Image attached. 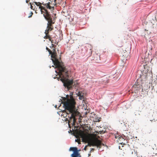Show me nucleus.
<instances>
[{
  "label": "nucleus",
  "instance_id": "1",
  "mask_svg": "<svg viewBox=\"0 0 157 157\" xmlns=\"http://www.w3.org/2000/svg\"><path fill=\"white\" fill-rule=\"evenodd\" d=\"M52 53H55V56L51 57L54 64L56 66V68H57L59 70V78L58 79L62 81L63 83V85L65 87H67L68 90L72 88L73 86V80H70L68 79L69 77V72L66 68L63 66V64L61 63L57 58V53L56 49L53 50Z\"/></svg>",
  "mask_w": 157,
  "mask_h": 157
},
{
  "label": "nucleus",
  "instance_id": "2",
  "mask_svg": "<svg viewBox=\"0 0 157 157\" xmlns=\"http://www.w3.org/2000/svg\"><path fill=\"white\" fill-rule=\"evenodd\" d=\"M62 103L63 104V107L66 109L67 114H70V116H68L70 119H73V123L76 122L75 117L78 116L79 113L76 109V102L72 96L69 98H64L63 101Z\"/></svg>",
  "mask_w": 157,
  "mask_h": 157
},
{
  "label": "nucleus",
  "instance_id": "3",
  "mask_svg": "<svg viewBox=\"0 0 157 157\" xmlns=\"http://www.w3.org/2000/svg\"><path fill=\"white\" fill-rule=\"evenodd\" d=\"M88 143L87 145H86L87 147L89 146H96L98 148H100L101 147L102 145L103 144L101 141L98 139L97 138L94 137L92 138L91 140L87 142Z\"/></svg>",
  "mask_w": 157,
  "mask_h": 157
},
{
  "label": "nucleus",
  "instance_id": "4",
  "mask_svg": "<svg viewBox=\"0 0 157 157\" xmlns=\"http://www.w3.org/2000/svg\"><path fill=\"white\" fill-rule=\"evenodd\" d=\"M44 11L45 13H44L43 16L44 18L48 21L47 27H53L52 25L54 23V22H52V18L49 12H46V10H44Z\"/></svg>",
  "mask_w": 157,
  "mask_h": 157
},
{
  "label": "nucleus",
  "instance_id": "5",
  "mask_svg": "<svg viewBox=\"0 0 157 157\" xmlns=\"http://www.w3.org/2000/svg\"><path fill=\"white\" fill-rule=\"evenodd\" d=\"M49 2H47V1L44 3V6L50 10H51L53 8L54 6L56 5V0H47Z\"/></svg>",
  "mask_w": 157,
  "mask_h": 157
},
{
  "label": "nucleus",
  "instance_id": "6",
  "mask_svg": "<svg viewBox=\"0 0 157 157\" xmlns=\"http://www.w3.org/2000/svg\"><path fill=\"white\" fill-rule=\"evenodd\" d=\"M49 2H47V1L44 3V6L50 10H51L53 8L54 6L56 5V0H47Z\"/></svg>",
  "mask_w": 157,
  "mask_h": 157
},
{
  "label": "nucleus",
  "instance_id": "7",
  "mask_svg": "<svg viewBox=\"0 0 157 157\" xmlns=\"http://www.w3.org/2000/svg\"><path fill=\"white\" fill-rule=\"evenodd\" d=\"M49 2H47V1L44 3V6L50 10H51L53 8L54 6L56 5V0H47Z\"/></svg>",
  "mask_w": 157,
  "mask_h": 157
},
{
  "label": "nucleus",
  "instance_id": "8",
  "mask_svg": "<svg viewBox=\"0 0 157 157\" xmlns=\"http://www.w3.org/2000/svg\"><path fill=\"white\" fill-rule=\"evenodd\" d=\"M92 134H85L84 133H82L81 134V137L82 138V141L85 142H87V141L91 140L90 137Z\"/></svg>",
  "mask_w": 157,
  "mask_h": 157
},
{
  "label": "nucleus",
  "instance_id": "9",
  "mask_svg": "<svg viewBox=\"0 0 157 157\" xmlns=\"http://www.w3.org/2000/svg\"><path fill=\"white\" fill-rule=\"evenodd\" d=\"M42 4V3L39 2H34L32 3V5L35 6L36 5L37 6H39V8L40 9L41 13L44 15V13H45L44 10H46L47 12L48 11L45 7L41 6Z\"/></svg>",
  "mask_w": 157,
  "mask_h": 157
},
{
  "label": "nucleus",
  "instance_id": "10",
  "mask_svg": "<svg viewBox=\"0 0 157 157\" xmlns=\"http://www.w3.org/2000/svg\"><path fill=\"white\" fill-rule=\"evenodd\" d=\"M93 60L96 63H99L100 61V55L95 53L94 55Z\"/></svg>",
  "mask_w": 157,
  "mask_h": 157
},
{
  "label": "nucleus",
  "instance_id": "11",
  "mask_svg": "<svg viewBox=\"0 0 157 157\" xmlns=\"http://www.w3.org/2000/svg\"><path fill=\"white\" fill-rule=\"evenodd\" d=\"M45 36L44 37V38L45 39H48L49 40L51 41L52 43H54L53 40H52V38L51 36L49 35V33L45 31Z\"/></svg>",
  "mask_w": 157,
  "mask_h": 157
},
{
  "label": "nucleus",
  "instance_id": "12",
  "mask_svg": "<svg viewBox=\"0 0 157 157\" xmlns=\"http://www.w3.org/2000/svg\"><path fill=\"white\" fill-rule=\"evenodd\" d=\"M71 157H81V155L78 153V151L74 152L71 155Z\"/></svg>",
  "mask_w": 157,
  "mask_h": 157
},
{
  "label": "nucleus",
  "instance_id": "13",
  "mask_svg": "<svg viewBox=\"0 0 157 157\" xmlns=\"http://www.w3.org/2000/svg\"><path fill=\"white\" fill-rule=\"evenodd\" d=\"M77 95L79 97V99L82 100L84 98L83 94H82V92L80 91L78 92L77 93Z\"/></svg>",
  "mask_w": 157,
  "mask_h": 157
},
{
  "label": "nucleus",
  "instance_id": "14",
  "mask_svg": "<svg viewBox=\"0 0 157 157\" xmlns=\"http://www.w3.org/2000/svg\"><path fill=\"white\" fill-rule=\"evenodd\" d=\"M46 49L47 50L48 52H49V54L51 55V56L52 57V56H55V53H52V52L47 47H46Z\"/></svg>",
  "mask_w": 157,
  "mask_h": 157
},
{
  "label": "nucleus",
  "instance_id": "15",
  "mask_svg": "<svg viewBox=\"0 0 157 157\" xmlns=\"http://www.w3.org/2000/svg\"><path fill=\"white\" fill-rule=\"evenodd\" d=\"M65 109V110L63 111L62 114L61 115V116H63V117H66L67 115H70V114H67L66 113L67 112L66 111V109Z\"/></svg>",
  "mask_w": 157,
  "mask_h": 157
},
{
  "label": "nucleus",
  "instance_id": "16",
  "mask_svg": "<svg viewBox=\"0 0 157 157\" xmlns=\"http://www.w3.org/2000/svg\"><path fill=\"white\" fill-rule=\"evenodd\" d=\"M142 86L141 85H140L139 84H138V82L137 83V84H136L133 85V87L135 88H137V89L140 88Z\"/></svg>",
  "mask_w": 157,
  "mask_h": 157
},
{
  "label": "nucleus",
  "instance_id": "17",
  "mask_svg": "<svg viewBox=\"0 0 157 157\" xmlns=\"http://www.w3.org/2000/svg\"><path fill=\"white\" fill-rule=\"evenodd\" d=\"M69 150L70 151H73L74 152H76L78 151L77 148L76 147H71Z\"/></svg>",
  "mask_w": 157,
  "mask_h": 157
},
{
  "label": "nucleus",
  "instance_id": "18",
  "mask_svg": "<svg viewBox=\"0 0 157 157\" xmlns=\"http://www.w3.org/2000/svg\"><path fill=\"white\" fill-rule=\"evenodd\" d=\"M53 29V27H47V29H46V30H45L46 32H48V33L49 32V31H50L52 30Z\"/></svg>",
  "mask_w": 157,
  "mask_h": 157
},
{
  "label": "nucleus",
  "instance_id": "19",
  "mask_svg": "<svg viewBox=\"0 0 157 157\" xmlns=\"http://www.w3.org/2000/svg\"><path fill=\"white\" fill-rule=\"evenodd\" d=\"M118 139L119 140L118 141V142H119V140H120V142H121L123 140H124V138L121 136L119 137Z\"/></svg>",
  "mask_w": 157,
  "mask_h": 157
},
{
  "label": "nucleus",
  "instance_id": "20",
  "mask_svg": "<svg viewBox=\"0 0 157 157\" xmlns=\"http://www.w3.org/2000/svg\"><path fill=\"white\" fill-rule=\"evenodd\" d=\"M100 118H99L98 117H97L96 118H95V121L96 122H99L100 121Z\"/></svg>",
  "mask_w": 157,
  "mask_h": 157
},
{
  "label": "nucleus",
  "instance_id": "21",
  "mask_svg": "<svg viewBox=\"0 0 157 157\" xmlns=\"http://www.w3.org/2000/svg\"><path fill=\"white\" fill-rule=\"evenodd\" d=\"M75 141L76 142H78L79 144H80V139H76L75 140Z\"/></svg>",
  "mask_w": 157,
  "mask_h": 157
},
{
  "label": "nucleus",
  "instance_id": "22",
  "mask_svg": "<svg viewBox=\"0 0 157 157\" xmlns=\"http://www.w3.org/2000/svg\"><path fill=\"white\" fill-rule=\"evenodd\" d=\"M91 150L90 151V152H92L94 151V148H91Z\"/></svg>",
  "mask_w": 157,
  "mask_h": 157
},
{
  "label": "nucleus",
  "instance_id": "23",
  "mask_svg": "<svg viewBox=\"0 0 157 157\" xmlns=\"http://www.w3.org/2000/svg\"><path fill=\"white\" fill-rule=\"evenodd\" d=\"M33 14V13L32 12H31V14L28 17L29 18L31 17L32 16V15Z\"/></svg>",
  "mask_w": 157,
  "mask_h": 157
},
{
  "label": "nucleus",
  "instance_id": "24",
  "mask_svg": "<svg viewBox=\"0 0 157 157\" xmlns=\"http://www.w3.org/2000/svg\"><path fill=\"white\" fill-rule=\"evenodd\" d=\"M45 0L44 2H43V3H42V4H43L44 5V3H45V2H46L47 1V2H49V1H47V0Z\"/></svg>",
  "mask_w": 157,
  "mask_h": 157
},
{
  "label": "nucleus",
  "instance_id": "25",
  "mask_svg": "<svg viewBox=\"0 0 157 157\" xmlns=\"http://www.w3.org/2000/svg\"><path fill=\"white\" fill-rule=\"evenodd\" d=\"M87 146L86 145L85 147L84 148V150L85 151L86 150V147H87Z\"/></svg>",
  "mask_w": 157,
  "mask_h": 157
},
{
  "label": "nucleus",
  "instance_id": "26",
  "mask_svg": "<svg viewBox=\"0 0 157 157\" xmlns=\"http://www.w3.org/2000/svg\"><path fill=\"white\" fill-rule=\"evenodd\" d=\"M119 143H120L121 145H123V144L124 145L125 144H124L123 142H119Z\"/></svg>",
  "mask_w": 157,
  "mask_h": 157
},
{
  "label": "nucleus",
  "instance_id": "27",
  "mask_svg": "<svg viewBox=\"0 0 157 157\" xmlns=\"http://www.w3.org/2000/svg\"><path fill=\"white\" fill-rule=\"evenodd\" d=\"M78 121L79 122H81V120L80 118H79L78 119Z\"/></svg>",
  "mask_w": 157,
  "mask_h": 157
},
{
  "label": "nucleus",
  "instance_id": "28",
  "mask_svg": "<svg viewBox=\"0 0 157 157\" xmlns=\"http://www.w3.org/2000/svg\"><path fill=\"white\" fill-rule=\"evenodd\" d=\"M115 138H119V136H117V135H115Z\"/></svg>",
  "mask_w": 157,
  "mask_h": 157
},
{
  "label": "nucleus",
  "instance_id": "29",
  "mask_svg": "<svg viewBox=\"0 0 157 157\" xmlns=\"http://www.w3.org/2000/svg\"><path fill=\"white\" fill-rule=\"evenodd\" d=\"M30 0H26V3H28L29 2Z\"/></svg>",
  "mask_w": 157,
  "mask_h": 157
},
{
  "label": "nucleus",
  "instance_id": "30",
  "mask_svg": "<svg viewBox=\"0 0 157 157\" xmlns=\"http://www.w3.org/2000/svg\"><path fill=\"white\" fill-rule=\"evenodd\" d=\"M30 7L31 9L34 10V9L33 8V6H32V5Z\"/></svg>",
  "mask_w": 157,
  "mask_h": 157
},
{
  "label": "nucleus",
  "instance_id": "31",
  "mask_svg": "<svg viewBox=\"0 0 157 157\" xmlns=\"http://www.w3.org/2000/svg\"><path fill=\"white\" fill-rule=\"evenodd\" d=\"M29 5H30V6L31 5H32V3H29Z\"/></svg>",
  "mask_w": 157,
  "mask_h": 157
},
{
  "label": "nucleus",
  "instance_id": "32",
  "mask_svg": "<svg viewBox=\"0 0 157 157\" xmlns=\"http://www.w3.org/2000/svg\"><path fill=\"white\" fill-rule=\"evenodd\" d=\"M119 149H121V147H120V146H119Z\"/></svg>",
  "mask_w": 157,
  "mask_h": 157
},
{
  "label": "nucleus",
  "instance_id": "33",
  "mask_svg": "<svg viewBox=\"0 0 157 157\" xmlns=\"http://www.w3.org/2000/svg\"><path fill=\"white\" fill-rule=\"evenodd\" d=\"M90 155H91V154H89V156H90Z\"/></svg>",
  "mask_w": 157,
  "mask_h": 157
},
{
  "label": "nucleus",
  "instance_id": "34",
  "mask_svg": "<svg viewBox=\"0 0 157 157\" xmlns=\"http://www.w3.org/2000/svg\"><path fill=\"white\" fill-rule=\"evenodd\" d=\"M57 43H55V44H58Z\"/></svg>",
  "mask_w": 157,
  "mask_h": 157
},
{
  "label": "nucleus",
  "instance_id": "35",
  "mask_svg": "<svg viewBox=\"0 0 157 157\" xmlns=\"http://www.w3.org/2000/svg\"><path fill=\"white\" fill-rule=\"evenodd\" d=\"M67 96L69 97V95H67Z\"/></svg>",
  "mask_w": 157,
  "mask_h": 157
},
{
  "label": "nucleus",
  "instance_id": "36",
  "mask_svg": "<svg viewBox=\"0 0 157 157\" xmlns=\"http://www.w3.org/2000/svg\"><path fill=\"white\" fill-rule=\"evenodd\" d=\"M52 45L53 46V44H52Z\"/></svg>",
  "mask_w": 157,
  "mask_h": 157
},
{
  "label": "nucleus",
  "instance_id": "37",
  "mask_svg": "<svg viewBox=\"0 0 157 157\" xmlns=\"http://www.w3.org/2000/svg\"><path fill=\"white\" fill-rule=\"evenodd\" d=\"M123 147V145H122V147Z\"/></svg>",
  "mask_w": 157,
  "mask_h": 157
},
{
  "label": "nucleus",
  "instance_id": "38",
  "mask_svg": "<svg viewBox=\"0 0 157 157\" xmlns=\"http://www.w3.org/2000/svg\"><path fill=\"white\" fill-rule=\"evenodd\" d=\"M35 7H36V6H35V8H34V9H35Z\"/></svg>",
  "mask_w": 157,
  "mask_h": 157
}]
</instances>
